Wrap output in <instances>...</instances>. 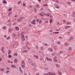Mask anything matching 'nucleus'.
I'll return each mask as SVG.
<instances>
[{"instance_id":"864d4df0","label":"nucleus","mask_w":75,"mask_h":75,"mask_svg":"<svg viewBox=\"0 0 75 75\" xmlns=\"http://www.w3.org/2000/svg\"><path fill=\"white\" fill-rule=\"evenodd\" d=\"M43 6H47L48 5H47V4H45V5H43Z\"/></svg>"},{"instance_id":"72a5a7b5","label":"nucleus","mask_w":75,"mask_h":75,"mask_svg":"<svg viewBox=\"0 0 75 75\" xmlns=\"http://www.w3.org/2000/svg\"><path fill=\"white\" fill-rule=\"evenodd\" d=\"M11 11V8H9L8 10V11Z\"/></svg>"},{"instance_id":"4be33fe9","label":"nucleus","mask_w":75,"mask_h":75,"mask_svg":"<svg viewBox=\"0 0 75 75\" xmlns=\"http://www.w3.org/2000/svg\"><path fill=\"white\" fill-rule=\"evenodd\" d=\"M22 52L23 53H24V52H27V51L26 50H24L22 51Z\"/></svg>"},{"instance_id":"09e8293b","label":"nucleus","mask_w":75,"mask_h":75,"mask_svg":"<svg viewBox=\"0 0 75 75\" xmlns=\"http://www.w3.org/2000/svg\"><path fill=\"white\" fill-rule=\"evenodd\" d=\"M0 61H2V59L1 57H0Z\"/></svg>"},{"instance_id":"a211bd4d","label":"nucleus","mask_w":75,"mask_h":75,"mask_svg":"<svg viewBox=\"0 0 75 75\" xmlns=\"http://www.w3.org/2000/svg\"><path fill=\"white\" fill-rule=\"evenodd\" d=\"M19 70L21 71V73L23 74V71H21V67H19Z\"/></svg>"},{"instance_id":"423d86ee","label":"nucleus","mask_w":75,"mask_h":75,"mask_svg":"<svg viewBox=\"0 0 75 75\" xmlns=\"http://www.w3.org/2000/svg\"><path fill=\"white\" fill-rule=\"evenodd\" d=\"M5 70V69H4L1 68H0V71H1V72H4V71Z\"/></svg>"},{"instance_id":"aec40b11","label":"nucleus","mask_w":75,"mask_h":75,"mask_svg":"<svg viewBox=\"0 0 75 75\" xmlns=\"http://www.w3.org/2000/svg\"><path fill=\"white\" fill-rule=\"evenodd\" d=\"M15 29L17 31H18V30H19V28L18 27H16L15 28Z\"/></svg>"},{"instance_id":"c03bdc74","label":"nucleus","mask_w":75,"mask_h":75,"mask_svg":"<svg viewBox=\"0 0 75 75\" xmlns=\"http://www.w3.org/2000/svg\"><path fill=\"white\" fill-rule=\"evenodd\" d=\"M35 75H40V74H39V73H36L35 74Z\"/></svg>"},{"instance_id":"f257e3e1","label":"nucleus","mask_w":75,"mask_h":75,"mask_svg":"<svg viewBox=\"0 0 75 75\" xmlns=\"http://www.w3.org/2000/svg\"><path fill=\"white\" fill-rule=\"evenodd\" d=\"M24 34V32H22V33H21V38L22 41H24L25 40Z\"/></svg>"},{"instance_id":"e2e57ef3","label":"nucleus","mask_w":75,"mask_h":75,"mask_svg":"<svg viewBox=\"0 0 75 75\" xmlns=\"http://www.w3.org/2000/svg\"><path fill=\"white\" fill-rule=\"evenodd\" d=\"M45 69L46 70H48V68H45Z\"/></svg>"},{"instance_id":"6e6d98bb","label":"nucleus","mask_w":75,"mask_h":75,"mask_svg":"<svg viewBox=\"0 0 75 75\" xmlns=\"http://www.w3.org/2000/svg\"><path fill=\"white\" fill-rule=\"evenodd\" d=\"M50 32H53V30H50L49 31Z\"/></svg>"},{"instance_id":"6ab92c4d","label":"nucleus","mask_w":75,"mask_h":75,"mask_svg":"<svg viewBox=\"0 0 75 75\" xmlns=\"http://www.w3.org/2000/svg\"><path fill=\"white\" fill-rule=\"evenodd\" d=\"M48 50H49L50 51H51V52H52V49H51V48H48Z\"/></svg>"},{"instance_id":"69168bd1","label":"nucleus","mask_w":75,"mask_h":75,"mask_svg":"<svg viewBox=\"0 0 75 75\" xmlns=\"http://www.w3.org/2000/svg\"><path fill=\"white\" fill-rule=\"evenodd\" d=\"M63 22H64L65 23V22H66V21H65V20H63Z\"/></svg>"},{"instance_id":"393cba45","label":"nucleus","mask_w":75,"mask_h":75,"mask_svg":"<svg viewBox=\"0 0 75 75\" xmlns=\"http://www.w3.org/2000/svg\"><path fill=\"white\" fill-rule=\"evenodd\" d=\"M68 27H70V26H66L65 27V28L66 29H67Z\"/></svg>"},{"instance_id":"1a4fd4ad","label":"nucleus","mask_w":75,"mask_h":75,"mask_svg":"<svg viewBox=\"0 0 75 75\" xmlns=\"http://www.w3.org/2000/svg\"><path fill=\"white\" fill-rule=\"evenodd\" d=\"M12 30H13V29L12 28H10L8 30V31L9 33H11V31H12Z\"/></svg>"},{"instance_id":"39448f33","label":"nucleus","mask_w":75,"mask_h":75,"mask_svg":"<svg viewBox=\"0 0 75 75\" xmlns=\"http://www.w3.org/2000/svg\"><path fill=\"white\" fill-rule=\"evenodd\" d=\"M47 16L48 17H51V18H52V16H51V15L50 14V13H47Z\"/></svg>"},{"instance_id":"0eeeda50","label":"nucleus","mask_w":75,"mask_h":75,"mask_svg":"<svg viewBox=\"0 0 75 75\" xmlns=\"http://www.w3.org/2000/svg\"><path fill=\"white\" fill-rule=\"evenodd\" d=\"M46 59L47 61H52V59L51 58L48 59V57H47Z\"/></svg>"},{"instance_id":"2f4dec72","label":"nucleus","mask_w":75,"mask_h":75,"mask_svg":"<svg viewBox=\"0 0 75 75\" xmlns=\"http://www.w3.org/2000/svg\"><path fill=\"white\" fill-rule=\"evenodd\" d=\"M39 16H44L43 14H42L41 13H39Z\"/></svg>"},{"instance_id":"f03ea898","label":"nucleus","mask_w":75,"mask_h":75,"mask_svg":"<svg viewBox=\"0 0 75 75\" xmlns=\"http://www.w3.org/2000/svg\"><path fill=\"white\" fill-rule=\"evenodd\" d=\"M29 62L32 65H33L34 67H36V64H33V61H32L30 59Z\"/></svg>"},{"instance_id":"9b49d317","label":"nucleus","mask_w":75,"mask_h":75,"mask_svg":"<svg viewBox=\"0 0 75 75\" xmlns=\"http://www.w3.org/2000/svg\"><path fill=\"white\" fill-rule=\"evenodd\" d=\"M33 57H34V58H36V59H38V56L37 55H34Z\"/></svg>"},{"instance_id":"a19ab883","label":"nucleus","mask_w":75,"mask_h":75,"mask_svg":"<svg viewBox=\"0 0 75 75\" xmlns=\"http://www.w3.org/2000/svg\"><path fill=\"white\" fill-rule=\"evenodd\" d=\"M65 45H68V43H66L65 44Z\"/></svg>"},{"instance_id":"ddd939ff","label":"nucleus","mask_w":75,"mask_h":75,"mask_svg":"<svg viewBox=\"0 0 75 75\" xmlns=\"http://www.w3.org/2000/svg\"><path fill=\"white\" fill-rule=\"evenodd\" d=\"M22 65H25V62L24 61L22 60V63H21Z\"/></svg>"},{"instance_id":"c9c22d12","label":"nucleus","mask_w":75,"mask_h":75,"mask_svg":"<svg viewBox=\"0 0 75 75\" xmlns=\"http://www.w3.org/2000/svg\"><path fill=\"white\" fill-rule=\"evenodd\" d=\"M52 23V20L51 19L50 20V23Z\"/></svg>"},{"instance_id":"cd10ccee","label":"nucleus","mask_w":75,"mask_h":75,"mask_svg":"<svg viewBox=\"0 0 75 75\" xmlns=\"http://www.w3.org/2000/svg\"><path fill=\"white\" fill-rule=\"evenodd\" d=\"M53 33H54V34H58L59 33V32H53Z\"/></svg>"},{"instance_id":"5701e85b","label":"nucleus","mask_w":75,"mask_h":75,"mask_svg":"<svg viewBox=\"0 0 75 75\" xmlns=\"http://www.w3.org/2000/svg\"><path fill=\"white\" fill-rule=\"evenodd\" d=\"M73 17H75V12H73Z\"/></svg>"},{"instance_id":"2eb2a0df","label":"nucleus","mask_w":75,"mask_h":75,"mask_svg":"<svg viewBox=\"0 0 75 75\" xmlns=\"http://www.w3.org/2000/svg\"><path fill=\"white\" fill-rule=\"evenodd\" d=\"M34 9L35 12L36 13L37 12V10L36 8H34Z\"/></svg>"},{"instance_id":"a878e982","label":"nucleus","mask_w":75,"mask_h":75,"mask_svg":"<svg viewBox=\"0 0 75 75\" xmlns=\"http://www.w3.org/2000/svg\"><path fill=\"white\" fill-rule=\"evenodd\" d=\"M13 55L14 56H17V53H15L13 54Z\"/></svg>"},{"instance_id":"f8f14e48","label":"nucleus","mask_w":75,"mask_h":75,"mask_svg":"<svg viewBox=\"0 0 75 75\" xmlns=\"http://www.w3.org/2000/svg\"><path fill=\"white\" fill-rule=\"evenodd\" d=\"M62 53H63V51H60L59 52V53H58V54L59 55H60V54H62Z\"/></svg>"},{"instance_id":"c756f323","label":"nucleus","mask_w":75,"mask_h":75,"mask_svg":"<svg viewBox=\"0 0 75 75\" xmlns=\"http://www.w3.org/2000/svg\"><path fill=\"white\" fill-rule=\"evenodd\" d=\"M10 37H8V38H6V40H10Z\"/></svg>"},{"instance_id":"bf43d9fd","label":"nucleus","mask_w":75,"mask_h":75,"mask_svg":"<svg viewBox=\"0 0 75 75\" xmlns=\"http://www.w3.org/2000/svg\"><path fill=\"white\" fill-rule=\"evenodd\" d=\"M29 8H31L32 7H33V6H29Z\"/></svg>"},{"instance_id":"20e7f679","label":"nucleus","mask_w":75,"mask_h":75,"mask_svg":"<svg viewBox=\"0 0 75 75\" xmlns=\"http://www.w3.org/2000/svg\"><path fill=\"white\" fill-rule=\"evenodd\" d=\"M23 18H19L18 20H17V22H20L23 21Z\"/></svg>"},{"instance_id":"c85d7f7f","label":"nucleus","mask_w":75,"mask_h":75,"mask_svg":"<svg viewBox=\"0 0 75 75\" xmlns=\"http://www.w3.org/2000/svg\"><path fill=\"white\" fill-rule=\"evenodd\" d=\"M6 27L5 26L3 27V28L4 30H5V29H6Z\"/></svg>"},{"instance_id":"0e129e2a","label":"nucleus","mask_w":75,"mask_h":75,"mask_svg":"<svg viewBox=\"0 0 75 75\" xmlns=\"http://www.w3.org/2000/svg\"><path fill=\"white\" fill-rule=\"evenodd\" d=\"M39 23H42V21H41V20H40L39 21Z\"/></svg>"},{"instance_id":"3c124183","label":"nucleus","mask_w":75,"mask_h":75,"mask_svg":"<svg viewBox=\"0 0 75 75\" xmlns=\"http://www.w3.org/2000/svg\"><path fill=\"white\" fill-rule=\"evenodd\" d=\"M60 23H59V22H57V25H59V24H60Z\"/></svg>"},{"instance_id":"4468645a","label":"nucleus","mask_w":75,"mask_h":75,"mask_svg":"<svg viewBox=\"0 0 75 75\" xmlns=\"http://www.w3.org/2000/svg\"><path fill=\"white\" fill-rule=\"evenodd\" d=\"M11 67H12V68H16V66H15V65H14V64H12L11 65Z\"/></svg>"},{"instance_id":"bb28decb","label":"nucleus","mask_w":75,"mask_h":75,"mask_svg":"<svg viewBox=\"0 0 75 75\" xmlns=\"http://www.w3.org/2000/svg\"><path fill=\"white\" fill-rule=\"evenodd\" d=\"M4 47H2L1 49V51H3V50H4Z\"/></svg>"},{"instance_id":"6e6552de","label":"nucleus","mask_w":75,"mask_h":75,"mask_svg":"<svg viewBox=\"0 0 75 75\" xmlns=\"http://www.w3.org/2000/svg\"><path fill=\"white\" fill-rule=\"evenodd\" d=\"M57 57H54V61L55 62H58V60H57Z\"/></svg>"},{"instance_id":"79ce46f5","label":"nucleus","mask_w":75,"mask_h":75,"mask_svg":"<svg viewBox=\"0 0 75 75\" xmlns=\"http://www.w3.org/2000/svg\"><path fill=\"white\" fill-rule=\"evenodd\" d=\"M13 37H16V34H13Z\"/></svg>"},{"instance_id":"f3484780","label":"nucleus","mask_w":75,"mask_h":75,"mask_svg":"<svg viewBox=\"0 0 75 75\" xmlns=\"http://www.w3.org/2000/svg\"><path fill=\"white\" fill-rule=\"evenodd\" d=\"M3 3H4V4H6V3H7V1H6L5 0H3Z\"/></svg>"},{"instance_id":"4c0bfd02","label":"nucleus","mask_w":75,"mask_h":75,"mask_svg":"<svg viewBox=\"0 0 75 75\" xmlns=\"http://www.w3.org/2000/svg\"><path fill=\"white\" fill-rule=\"evenodd\" d=\"M67 25H69V24H71V23L69 22H67Z\"/></svg>"},{"instance_id":"412c9836","label":"nucleus","mask_w":75,"mask_h":75,"mask_svg":"<svg viewBox=\"0 0 75 75\" xmlns=\"http://www.w3.org/2000/svg\"><path fill=\"white\" fill-rule=\"evenodd\" d=\"M11 51H10V50H8V55L10 54V53H11Z\"/></svg>"},{"instance_id":"f704fd0d","label":"nucleus","mask_w":75,"mask_h":75,"mask_svg":"<svg viewBox=\"0 0 75 75\" xmlns=\"http://www.w3.org/2000/svg\"><path fill=\"white\" fill-rule=\"evenodd\" d=\"M14 62H17V59H15Z\"/></svg>"},{"instance_id":"58836bf2","label":"nucleus","mask_w":75,"mask_h":75,"mask_svg":"<svg viewBox=\"0 0 75 75\" xmlns=\"http://www.w3.org/2000/svg\"><path fill=\"white\" fill-rule=\"evenodd\" d=\"M67 3L68 4H69V5H70V4H71V3L69 2H67Z\"/></svg>"},{"instance_id":"dca6fc26","label":"nucleus","mask_w":75,"mask_h":75,"mask_svg":"<svg viewBox=\"0 0 75 75\" xmlns=\"http://www.w3.org/2000/svg\"><path fill=\"white\" fill-rule=\"evenodd\" d=\"M58 74L59 75H62V73L59 71H58Z\"/></svg>"},{"instance_id":"b1692460","label":"nucleus","mask_w":75,"mask_h":75,"mask_svg":"<svg viewBox=\"0 0 75 75\" xmlns=\"http://www.w3.org/2000/svg\"><path fill=\"white\" fill-rule=\"evenodd\" d=\"M25 65L22 64L21 67L22 68H25Z\"/></svg>"},{"instance_id":"de8ad7c7","label":"nucleus","mask_w":75,"mask_h":75,"mask_svg":"<svg viewBox=\"0 0 75 75\" xmlns=\"http://www.w3.org/2000/svg\"><path fill=\"white\" fill-rule=\"evenodd\" d=\"M52 75H56V74L55 73H52Z\"/></svg>"},{"instance_id":"5fc2aeb1","label":"nucleus","mask_w":75,"mask_h":75,"mask_svg":"<svg viewBox=\"0 0 75 75\" xmlns=\"http://www.w3.org/2000/svg\"><path fill=\"white\" fill-rule=\"evenodd\" d=\"M28 36H25V38H26V39H28Z\"/></svg>"},{"instance_id":"13d9d810","label":"nucleus","mask_w":75,"mask_h":75,"mask_svg":"<svg viewBox=\"0 0 75 75\" xmlns=\"http://www.w3.org/2000/svg\"><path fill=\"white\" fill-rule=\"evenodd\" d=\"M56 7L57 8H59L58 6H56Z\"/></svg>"},{"instance_id":"a18cd8bd","label":"nucleus","mask_w":75,"mask_h":75,"mask_svg":"<svg viewBox=\"0 0 75 75\" xmlns=\"http://www.w3.org/2000/svg\"><path fill=\"white\" fill-rule=\"evenodd\" d=\"M56 31H60V29H59L58 30V29H56Z\"/></svg>"},{"instance_id":"37998d69","label":"nucleus","mask_w":75,"mask_h":75,"mask_svg":"<svg viewBox=\"0 0 75 75\" xmlns=\"http://www.w3.org/2000/svg\"><path fill=\"white\" fill-rule=\"evenodd\" d=\"M8 22H10V21H11V20H10V19H8Z\"/></svg>"},{"instance_id":"7c9ffc66","label":"nucleus","mask_w":75,"mask_h":75,"mask_svg":"<svg viewBox=\"0 0 75 75\" xmlns=\"http://www.w3.org/2000/svg\"><path fill=\"white\" fill-rule=\"evenodd\" d=\"M39 6H40L38 4H37L35 5V6L38 8Z\"/></svg>"},{"instance_id":"4d7b16f0","label":"nucleus","mask_w":75,"mask_h":75,"mask_svg":"<svg viewBox=\"0 0 75 75\" xmlns=\"http://www.w3.org/2000/svg\"><path fill=\"white\" fill-rule=\"evenodd\" d=\"M57 48V46L54 47V50H57V48Z\"/></svg>"},{"instance_id":"603ef678","label":"nucleus","mask_w":75,"mask_h":75,"mask_svg":"<svg viewBox=\"0 0 75 75\" xmlns=\"http://www.w3.org/2000/svg\"><path fill=\"white\" fill-rule=\"evenodd\" d=\"M8 57L9 58H11V55H9Z\"/></svg>"},{"instance_id":"680f3d73","label":"nucleus","mask_w":75,"mask_h":75,"mask_svg":"<svg viewBox=\"0 0 75 75\" xmlns=\"http://www.w3.org/2000/svg\"><path fill=\"white\" fill-rule=\"evenodd\" d=\"M43 47H41V50H43Z\"/></svg>"},{"instance_id":"ea45409f","label":"nucleus","mask_w":75,"mask_h":75,"mask_svg":"<svg viewBox=\"0 0 75 75\" xmlns=\"http://www.w3.org/2000/svg\"><path fill=\"white\" fill-rule=\"evenodd\" d=\"M21 2V1H19V2H18V4H20V3Z\"/></svg>"},{"instance_id":"338daca9","label":"nucleus","mask_w":75,"mask_h":75,"mask_svg":"<svg viewBox=\"0 0 75 75\" xmlns=\"http://www.w3.org/2000/svg\"><path fill=\"white\" fill-rule=\"evenodd\" d=\"M11 13H8V15H11Z\"/></svg>"},{"instance_id":"774afa93","label":"nucleus","mask_w":75,"mask_h":75,"mask_svg":"<svg viewBox=\"0 0 75 75\" xmlns=\"http://www.w3.org/2000/svg\"><path fill=\"white\" fill-rule=\"evenodd\" d=\"M6 69H9V68L8 67H6Z\"/></svg>"},{"instance_id":"49530a36","label":"nucleus","mask_w":75,"mask_h":75,"mask_svg":"<svg viewBox=\"0 0 75 75\" xmlns=\"http://www.w3.org/2000/svg\"><path fill=\"white\" fill-rule=\"evenodd\" d=\"M36 21L37 22H38V21H40V20L38 19H36Z\"/></svg>"},{"instance_id":"7ed1b4c3","label":"nucleus","mask_w":75,"mask_h":75,"mask_svg":"<svg viewBox=\"0 0 75 75\" xmlns=\"http://www.w3.org/2000/svg\"><path fill=\"white\" fill-rule=\"evenodd\" d=\"M35 21H36L35 19H33L31 22V23L32 24L35 25L36 24V23H35Z\"/></svg>"},{"instance_id":"e433bc0d","label":"nucleus","mask_w":75,"mask_h":75,"mask_svg":"<svg viewBox=\"0 0 75 75\" xmlns=\"http://www.w3.org/2000/svg\"><path fill=\"white\" fill-rule=\"evenodd\" d=\"M57 44H61V42H57Z\"/></svg>"},{"instance_id":"052dcab7","label":"nucleus","mask_w":75,"mask_h":75,"mask_svg":"<svg viewBox=\"0 0 75 75\" xmlns=\"http://www.w3.org/2000/svg\"><path fill=\"white\" fill-rule=\"evenodd\" d=\"M7 61H8V63H10V61L9 60H7Z\"/></svg>"},{"instance_id":"9d476101","label":"nucleus","mask_w":75,"mask_h":75,"mask_svg":"<svg viewBox=\"0 0 75 75\" xmlns=\"http://www.w3.org/2000/svg\"><path fill=\"white\" fill-rule=\"evenodd\" d=\"M55 66L56 68H60V66H59V65H58V64H56Z\"/></svg>"},{"instance_id":"8fccbe9b","label":"nucleus","mask_w":75,"mask_h":75,"mask_svg":"<svg viewBox=\"0 0 75 75\" xmlns=\"http://www.w3.org/2000/svg\"><path fill=\"white\" fill-rule=\"evenodd\" d=\"M68 50H71V47H69Z\"/></svg>"},{"instance_id":"473e14b6","label":"nucleus","mask_w":75,"mask_h":75,"mask_svg":"<svg viewBox=\"0 0 75 75\" xmlns=\"http://www.w3.org/2000/svg\"><path fill=\"white\" fill-rule=\"evenodd\" d=\"M70 39L71 40H73L74 39V38H73V37H71L70 38Z\"/></svg>"}]
</instances>
